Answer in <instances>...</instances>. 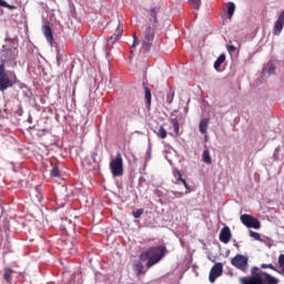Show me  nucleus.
<instances>
[{"mask_svg":"<svg viewBox=\"0 0 284 284\" xmlns=\"http://www.w3.org/2000/svg\"><path fill=\"white\" fill-rule=\"evenodd\" d=\"M141 43L140 52L145 54L152 50V43H154V27H149L142 32L140 40L136 38V34H133V44L130 50V54H134V49Z\"/></svg>","mask_w":284,"mask_h":284,"instance_id":"1","label":"nucleus"},{"mask_svg":"<svg viewBox=\"0 0 284 284\" xmlns=\"http://www.w3.org/2000/svg\"><path fill=\"white\" fill-rule=\"evenodd\" d=\"M168 248L163 245L149 247L142 254H140V261H148L146 268L154 267L156 263H161V261L165 257Z\"/></svg>","mask_w":284,"mask_h":284,"instance_id":"2","label":"nucleus"},{"mask_svg":"<svg viewBox=\"0 0 284 284\" xmlns=\"http://www.w3.org/2000/svg\"><path fill=\"white\" fill-rule=\"evenodd\" d=\"M110 170L112 176H123V156L121 153H116L115 159L111 160Z\"/></svg>","mask_w":284,"mask_h":284,"instance_id":"3","label":"nucleus"},{"mask_svg":"<svg viewBox=\"0 0 284 284\" xmlns=\"http://www.w3.org/2000/svg\"><path fill=\"white\" fill-rule=\"evenodd\" d=\"M17 81L10 80V77L8 73H6V64L1 63L0 64V91L6 92L8 88H12Z\"/></svg>","mask_w":284,"mask_h":284,"instance_id":"4","label":"nucleus"},{"mask_svg":"<svg viewBox=\"0 0 284 284\" xmlns=\"http://www.w3.org/2000/svg\"><path fill=\"white\" fill-rule=\"evenodd\" d=\"M250 258L245 255L237 254L231 260V264L233 267H236V270H241V272H247V268L250 267Z\"/></svg>","mask_w":284,"mask_h":284,"instance_id":"5","label":"nucleus"},{"mask_svg":"<svg viewBox=\"0 0 284 284\" xmlns=\"http://www.w3.org/2000/svg\"><path fill=\"white\" fill-rule=\"evenodd\" d=\"M241 284H278L276 282H267V280L261 277L260 275H251L240 278Z\"/></svg>","mask_w":284,"mask_h":284,"instance_id":"6","label":"nucleus"},{"mask_svg":"<svg viewBox=\"0 0 284 284\" xmlns=\"http://www.w3.org/2000/svg\"><path fill=\"white\" fill-rule=\"evenodd\" d=\"M240 219L243 225H245L246 227H253V230H261V222L256 217L250 214H243Z\"/></svg>","mask_w":284,"mask_h":284,"instance_id":"7","label":"nucleus"},{"mask_svg":"<svg viewBox=\"0 0 284 284\" xmlns=\"http://www.w3.org/2000/svg\"><path fill=\"white\" fill-rule=\"evenodd\" d=\"M258 266H253L251 268V275L252 276H260V278H264L267 283L273 282L278 284V278L272 276L267 272L260 271Z\"/></svg>","mask_w":284,"mask_h":284,"instance_id":"8","label":"nucleus"},{"mask_svg":"<svg viewBox=\"0 0 284 284\" xmlns=\"http://www.w3.org/2000/svg\"><path fill=\"white\" fill-rule=\"evenodd\" d=\"M223 275V264L222 263H216L215 265L212 266L209 275V281L210 283H215L216 278L219 276Z\"/></svg>","mask_w":284,"mask_h":284,"instance_id":"9","label":"nucleus"},{"mask_svg":"<svg viewBox=\"0 0 284 284\" xmlns=\"http://www.w3.org/2000/svg\"><path fill=\"white\" fill-rule=\"evenodd\" d=\"M283 27H284V11H281L277 20L275 21L274 28H273V34L275 37H278L281 32H283Z\"/></svg>","mask_w":284,"mask_h":284,"instance_id":"10","label":"nucleus"},{"mask_svg":"<svg viewBox=\"0 0 284 284\" xmlns=\"http://www.w3.org/2000/svg\"><path fill=\"white\" fill-rule=\"evenodd\" d=\"M121 37H123V24L119 23L114 34L108 39V44L114 45Z\"/></svg>","mask_w":284,"mask_h":284,"instance_id":"11","label":"nucleus"},{"mask_svg":"<svg viewBox=\"0 0 284 284\" xmlns=\"http://www.w3.org/2000/svg\"><path fill=\"white\" fill-rule=\"evenodd\" d=\"M232 240V231L227 226H224L220 232V241L221 243H227Z\"/></svg>","mask_w":284,"mask_h":284,"instance_id":"12","label":"nucleus"},{"mask_svg":"<svg viewBox=\"0 0 284 284\" xmlns=\"http://www.w3.org/2000/svg\"><path fill=\"white\" fill-rule=\"evenodd\" d=\"M43 34H44L48 43H50V45H53L54 44V36L52 33V28H50V26L43 27Z\"/></svg>","mask_w":284,"mask_h":284,"instance_id":"13","label":"nucleus"},{"mask_svg":"<svg viewBox=\"0 0 284 284\" xmlns=\"http://www.w3.org/2000/svg\"><path fill=\"white\" fill-rule=\"evenodd\" d=\"M133 272L139 277L142 276V274H145L148 271L144 270L143 263L139 261L133 264Z\"/></svg>","mask_w":284,"mask_h":284,"instance_id":"14","label":"nucleus"},{"mask_svg":"<svg viewBox=\"0 0 284 284\" xmlns=\"http://www.w3.org/2000/svg\"><path fill=\"white\" fill-rule=\"evenodd\" d=\"M207 123H210V119H203L201 120L199 124V130L201 134H207Z\"/></svg>","mask_w":284,"mask_h":284,"instance_id":"15","label":"nucleus"},{"mask_svg":"<svg viewBox=\"0 0 284 284\" xmlns=\"http://www.w3.org/2000/svg\"><path fill=\"white\" fill-rule=\"evenodd\" d=\"M12 274H14V271H12V268L10 267L4 268L3 278L8 284L12 283Z\"/></svg>","mask_w":284,"mask_h":284,"instance_id":"16","label":"nucleus"},{"mask_svg":"<svg viewBox=\"0 0 284 284\" xmlns=\"http://www.w3.org/2000/svg\"><path fill=\"white\" fill-rule=\"evenodd\" d=\"M143 85H144L146 104L152 105V90L150 89V87H146L145 83Z\"/></svg>","mask_w":284,"mask_h":284,"instance_id":"17","label":"nucleus"},{"mask_svg":"<svg viewBox=\"0 0 284 284\" xmlns=\"http://www.w3.org/2000/svg\"><path fill=\"white\" fill-rule=\"evenodd\" d=\"M202 159L206 165H212V156L210 155V150L206 149L203 151Z\"/></svg>","mask_w":284,"mask_h":284,"instance_id":"18","label":"nucleus"},{"mask_svg":"<svg viewBox=\"0 0 284 284\" xmlns=\"http://www.w3.org/2000/svg\"><path fill=\"white\" fill-rule=\"evenodd\" d=\"M150 23L156 24L159 22L156 18V8H151L150 9V18H149Z\"/></svg>","mask_w":284,"mask_h":284,"instance_id":"19","label":"nucleus"},{"mask_svg":"<svg viewBox=\"0 0 284 284\" xmlns=\"http://www.w3.org/2000/svg\"><path fill=\"white\" fill-rule=\"evenodd\" d=\"M225 63V53H222L214 62V69L219 70Z\"/></svg>","mask_w":284,"mask_h":284,"instance_id":"20","label":"nucleus"},{"mask_svg":"<svg viewBox=\"0 0 284 284\" xmlns=\"http://www.w3.org/2000/svg\"><path fill=\"white\" fill-rule=\"evenodd\" d=\"M234 10H236V6L234 4V2H229V4H227L229 19H232V17H234Z\"/></svg>","mask_w":284,"mask_h":284,"instance_id":"21","label":"nucleus"},{"mask_svg":"<svg viewBox=\"0 0 284 284\" xmlns=\"http://www.w3.org/2000/svg\"><path fill=\"white\" fill-rule=\"evenodd\" d=\"M156 136H159V139H166L168 136V131L165 130V128L160 126V129L155 132Z\"/></svg>","mask_w":284,"mask_h":284,"instance_id":"22","label":"nucleus"},{"mask_svg":"<svg viewBox=\"0 0 284 284\" xmlns=\"http://www.w3.org/2000/svg\"><path fill=\"white\" fill-rule=\"evenodd\" d=\"M171 123L173 125V130H174L175 134H179V130H180L179 120L178 119H172Z\"/></svg>","mask_w":284,"mask_h":284,"instance_id":"23","label":"nucleus"},{"mask_svg":"<svg viewBox=\"0 0 284 284\" xmlns=\"http://www.w3.org/2000/svg\"><path fill=\"white\" fill-rule=\"evenodd\" d=\"M189 2L191 3L192 8H194V10H199V8H201V0H189Z\"/></svg>","mask_w":284,"mask_h":284,"instance_id":"24","label":"nucleus"},{"mask_svg":"<svg viewBox=\"0 0 284 284\" xmlns=\"http://www.w3.org/2000/svg\"><path fill=\"white\" fill-rule=\"evenodd\" d=\"M266 70L268 74H274V72L276 71V67L272 63L266 64Z\"/></svg>","mask_w":284,"mask_h":284,"instance_id":"25","label":"nucleus"},{"mask_svg":"<svg viewBox=\"0 0 284 284\" xmlns=\"http://www.w3.org/2000/svg\"><path fill=\"white\" fill-rule=\"evenodd\" d=\"M0 6L2 8H8L9 10H14V6L8 4L4 0H0Z\"/></svg>","mask_w":284,"mask_h":284,"instance_id":"26","label":"nucleus"},{"mask_svg":"<svg viewBox=\"0 0 284 284\" xmlns=\"http://www.w3.org/2000/svg\"><path fill=\"white\" fill-rule=\"evenodd\" d=\"M142 215H143V209H139L136 211H133L134 219H141Z\"/></svg>","mask_w":284,"mask_h":284,"instance_id":"27","label":"nucleus"},{"mask_svg":"<svg viewBox=\"0 0 284 284\" xmlns=\"http://www.w3.org/2000/svg\"><path fill=\"white\" fill-rule=\"evenodd\" d=\"M250 236H252V239H254L255 241H261V234H258L257 232L250 231Z\"/></svg>","mask_w":284,"mask_h":284,"instance_id":"28","label":"nucleus"},{"mask_svg":"<svg viewBox=\"0 0 284 284\" xmlns=\"http://www.w3.org/2000/svg\"><path fill=\"white\" fill-rule=\"evenodd\" d=\"M51 176H60L59 166L54 165L51 170Z\"/></svg>","mask_w":284,"mask_h":284,"instance_id":"29","label":"nucleus"},{"mask_svg":"<svg viewBox=\"0 0 284 284\" xmlns=\"http://www.w3.org/2000/svg\"><path fill=\"white\" fill-rule=\"evenodd\" d=\"M174 101V92H169L166 94V103H172Z\"/></svg>","mask_w":284,"mask_h":284,"instance_id":"30","label":"nucleus"},{"mask_svg":"<svg viewBox=\"0 0 284 284\" xmlns=\"http://www.w3.org/2000/svg\"><path fill=\"white\" fill-rule=\"evenodd\" d=\"M226 49H227V52H236V47H234L233 44H227Z\"/></svg>","mask_w":284,"mask_h":284,"instance_id":"31","label":"nucleus"},{"mask_svg":"<svg viewBox=\"0 0 284 284\" xmlns=\"http://www.w3.org/2000/svg\"><path fill=\"white\" fill-rule=\"evenodd\" d=\"M173 174H174L176 181H180L181 179H183V176L181 175V171H174Z\"/></svg>","mask_w":284,"mask_h":284,"instance_id":"32","label":"nucleus"},{"mask_svg":"<svg viewBox=\"0 0 284 284\" xmlns=\"http://www.w3.org/2000/svg\"><path fill=\"white\" fill-rule=\"evenodd\" d=\"M180 182L184 185L185 190H190V185L187 184V182L185 181V179H181Z\"/></svg>","mask_w":284,"mask_h":284,"instance_id":"33","label":"nucleus"},{"mask_svg":"<svg viewBox=\"0 0 284 284\" xmlns=\"http://www.w3.org/2000/svg\"><path fill=\"white\" fill-rule=\"evenodd\" d=\"M180 182L184 185L185 190H190V185L187 184V182L185 181V179H181Z\"/></svg>","mask_w":284,"mask_h":284,"instance_id":"34","label":"nucleus"},{"mask_svg":"<svg viewBox=\"0 0 284 284\" xmlns=\"http://www.w3.org/2000/svg\"><path fill=\"white\" fill-rule=\"evenodd\" d=\"M180 182L184 185L185 190H190V185L187 184V182L185 181V179H181Z\"/></svg>","mask_w":284,"mask_h":284,"instance_id":"35","label":"nucleus"},{"mask_svg":"<svg viewBox=\"0 0 284 284\" xmlns=\"http://www.w3.org/2000/svg\"><path fill=\"white\" fill-rule=\"evenodd\" d=\"M154 194H155V196H159V197L161 199V196H163V191H161V190H155V191H154Z\"/></svg>","mask_w":284,"mask_h":284,"instance_id":"36","label":"nucleus"},{"mask_svg":"<svg viewBox=\"0 0 284 284\" xmlns=\"http://www.w3.org/2000/svg\"><path fill=\"white\" fill-rule=\"evenodd\" d=\"M4 54H10L9 60L14 59V57H12V50H4Z\"/></svg>","mask_w":284,"mask_h":284,"instance_id":"37","label":"nucleus"}]
</instances>
